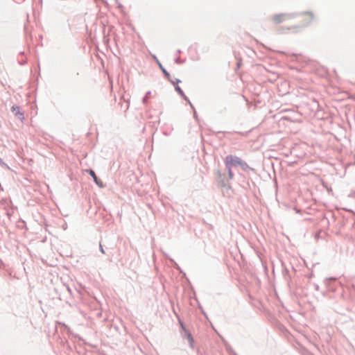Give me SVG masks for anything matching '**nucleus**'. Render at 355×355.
Masks as SVG:
<instances>
[{"label":"nucleus","mask_w":355,"mask_h":355,"mask_svg":"<svg viewBox=\"0 0 355 355\" xmlns=\"http://www.w3.org/2000/svg\"><path fill=\"white\" fill-rule=\"evenodd\" d=\"M302 21L305 24H308L314 19V15L311 12H305L302 15Z\"/></svg>","instance_id":"7ed1b4c3"},{"label":"nucleus","mask_w":355,"mask_h":355,"mask_svg":"<svg viewBox=\"0 0 355 355\" xmlns=\"http://www.w3.org/2000/svg\"><path fill=\"white\" fill-rule=\"evenodd\" d=\"M175 89H176V91H177V92H178L180 95H182V96H184V93H183L182 90L181 89V88H180L179 86L175 87Z\"/></svg>","instance_id":"39448f33"},{"label":"nucleus","mask_w":355,"mask_h":355,"mask_svg":"<svg viewBox=\"0 0 355 355\" xmlns=\"http://www.w3.org/2000/svg\"><path fill=\"white\" fill-rule=\"evenodd\" d=\"M188 338L191 343L193 342V338L190 334H188Z\"/></svg>","instance_id":"423d86ee"},{"label":"nucleus","mask_w":355,"mask_h":355,"mask_svg":"<svg viewBox=\"0 0 355 355\" xmlns=\"http://www.w3.org/2000/svg\"><path fill=\"white\" fill-rule=\"evenodd\" d=\"M287 18L288 17L286 15L279 14V15H275V16H273L272 20L274 22V24H279L282 23L283 21H286L287 19Z\"/></svg>","instance_id":"f03ea898"},{"label":"nucleus","mask_w":355,"mask_h":355,"mask_svg":"<svg viewBox=\"0 0 355 355\" xmlns=\"http://www.w3.org/2000/svg\"><path fill=\"white\" fill-rule=\"evenodd\" d=\"M89 175L93 178L94 182L101 187H103V183L102 182L99 181L95 174V173L92 171V170H90L89 171Z\"/></svg>","instance_id":"20e7f679"},{"label":"nucleus","mask_w":355,"mask_h":355,"mask_svg":"<svg viewBox=\"0 0 355 355\" xmlns=\"http://www.w3.org/2000/svg\"><path fill=\"white\" fill-rule=\"evenodd\" d=\"M229 175H230V177L231 178H232V176H233V174H232V171H231L230 168H229Z\"/></svg>","instance_id":"0eeeda50"},{"label":"nucleus","mask_w":355,"mask_h":355,"mask_svg":"<svg viewBox=\"0 0 355 355\" xmlns=\"http://www.w3.org/2000/svg\"><path fill=\"white\" fill-rule=\"evenodd\" d=\"M225 164L228 168L236 166L237 165L241 166L243 168H245L248 166L247 163L242 161L239 157L232 155H228L226 157Z\"/></svg>","instance_id":"f257e3e1"},{"label":"nucleus","mask_w":355,"mask_h":355,"mask_svg":"<svg viewBox=\"0 0 355 355\" xmlns=\"http://www.w3.org/2000/svg\"><path fill=\"white\" fill-rule=\"evenodd\" d=\"M0 163H2V160H1V158H0Z\"/></svg>","instance_id":"6e6552de"}]
</instances>
